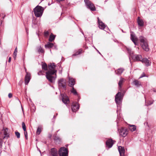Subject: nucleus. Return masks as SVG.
I'll return each mask as SVG.
<instances>
[{
    "label": "nucleus",
    "mask_w": 156,
    "mask_h": 156,
    "mask_svg": "<svg viewBox=\"0 0 156 156\" xmlns=\"http://www.w3.org/2000/svg\"><path fill=\"white\" fill-rule=\"evenodd\" d=\"M55 65L54 63L48 65L49 70L46 73V78L50 83L55 82L57 77V70L55 69Z\"/></svg>",
    "instance_id": "f257e3e1"
},
{
    "label": "nucleus",
    "mask_w": 156,
    "mask_h": 156,
    "mask_svg": "<svg viewBox=\"0 0 156 156\" xmlns=\"http://www.w3.org/2000/svg\"><path fill=\"white\" fill-rule=\"evenodd\" d=\"M139 40L140 46L142 49L146 51H148L149 50L148 43L146 38L143 36H140Z\"/></svg>",
    "instance_id": "f03ea898"
},
{
    "label": "nucleus",
    "mask_w": 156,
    "mask_h": 156,
    "mask_svg": "<svg viewBox=\"0 0 156 156\" xmlns=\"http://www.w3.org/2000/svg\"><path fill=\"white\" fill-rule=\"evenodd\" d=\"M126 48L128 53L134 61L141 62L143 57L141 55H133V52L132 51L131 48L128 47H126Z\"/></svg>",
    "instance_id": "7ed1b4c3"
},
{
    "label": "nucleus",
    "mask_w": 156,
    "mask_h": 156,
    "mask_svg": "<svg viewBox=\"0 0 156 156\" xmlns=\"http://www.w3.org/2000/svg\"><path fill=\"white\" fill-rule=\"evenodd\" d=\"M43 8L40 6L37 5L34 9V12L35 16L37 17H41L43 13Z\"/></svg>",
    "instance_id": "20e7f679"
},
{
    "label": "nucleus",
    "mask_w": 156,
    "mask_h": 156,
    "mask_svg": "<svg viewBox=\"0 0 156 156\" xmlns=\"http://www.w3.org/2000/svg\"><path fill=\"white\" fill-rule=\"evenodd\" d=\"M123 96L120 92H118L115 97V101L117 104V107L120 106L122 99Z\"/></svg>",
    "instance_id": "39448f33"
},
{
    "label": "nucleus",
    "mask_w": 156,
    "mask_h": 156,
    "mask_svg": "<svg viewBox=\"0 0 156 156\" xmlns=\"http://www.w3.org/2000/svg\"><path fill=\"white\" fill-rule=\"evenodd\" d=\"M58 84L59 89L62 88L65 90L66 89V83L65 79L62 78L59 80L58 81Z\"/></svg>",
    "instance_id": "423d86ee"
},
{
    "label": "nucleus",
    "mask_w": 156,
    "mask_h": 156,
    "mask_svg": "<svg viewBox=\"0 0 156 156\" xmlns=\"http://www.w3.org/2000/svg\"><path fill=\"white\" fill-rule=\"evenodd\" d=\"M68 151L65 147H61L58 151V154L60 156H68Z\"/></svg>",
    "instance_id": "0eeeda50"
},
{
    "label": "nucleus",
    "mask_w": 156,
    "mask_h": 156,
    "mask_svg": "<svg viewBox=\"0 0 156 156\" xmlns=\"http://www.w3.org/2000/svg\"><path fill=\"white\" fill-rule=\"evenodd\" d=\"M84 2L87 8L92 11H95L96 9L94 4L89 0H84Z\"/></svg>",
    "instance_id": "6e6552de"
},
{
    "label": "nucleus",
    "mask_w": 156,
    "mask_h": 156,
    "mask_svg": "<svg viewBox=\"0 0 156 156\" xmlns=\"http://www.w3.org/2000/svg\"><path fill=\"white\" fill-rule=\"evenodd\" d=\"M130 39L134 43L135 45H137L139 44V39L133 32H131Z\"/></svg>",
    "instance_id": "1a4fd4ad"
},
{
    "label": "nucleus",
    "mask_w": 156,
    "mask_h": 156,
    "mask_svg": "<svg viewBox=\"0 0 156 156\" xmlns=\"http://www.w3.org/2000/svg\"><path fill=\"white\" fill-rule=\"evenodd\" d=\"M80 107L79 104L77 103L73 102L71 106V109L72 111L74 112H76L78 110Z\"/></svg>",
    "instance_id": "9d476101"
},
{
    "label": "nucleus",
    "mask_w": 156,
    "mask_h": 156,
    "mask_svg": "<svg viewBox=\"0 0 156 156\" xmlns=\"http://www.w3.org/2000/svg\"><path fill=\"white\" fill-rule=\"evenodd\" d=\"M120 135H121L122 136L125 137L127 135L128 132L126 128L123 129L121 128L120 129H118Z\"/></svg>",
    "instance_id": "9b49d317"
},
{
    "label": "nucleus",
    "mask_w": 156,
    "mask_h": 156,
    "mask_svg": "<svg viewBox=\"0 0 156 156\" xmlns=\"http://www.w3.org/2000/svg\"><path fill=\"white\" fill-rule=\"evenodd\" d=\"M49 156H58V152L57 149L55 148H51L49 152Z\"/></svg>",
    "instance_id": "f8f14e48"
},
{
    "label": "nucleus",
    "mask_w": 156,
    "mask_h": 156,
    "mask_svg": "<svg viewBox=\"0 0 156 156\" xmlns=\"http://www.w3.org/2000/svg\"><path fill=\"white\" fill-rule=\"evenodd\" d=\"M114 141L112 139H108L106 142V145L107 147L108 148H110L112 147Z\"/></svg>",
    "instance_id": "ddd939ff"
},
{
    "label": "nucleus",
    "mask_w": 156,
    "mask_h": 156,
    "mask_svg": "<svg viewBox=\"0 0 156 156\" xmlns=\"http://www.w3.org/2000/svg\"><path fill=\"white\" fill-rule=\"evenodd\" d=\"M31 79V74L30 73L27 72V74H26L25 77V82L26 85L28 84V83L30 81Z\"/></svg>",
    "instance_id": "4468645a"
},
{
    "label": "nucleus",
    "mask_w": 156,
    "mask_h": 156,
    "mask_svg": "<svg viewBox=\"0 0 156 156\" xmlns=\"http://www.w3.org/2000/svg\"><path fill=\"white\" fill-rule=\"evenodd\" d=\"M118 149L119 152L120 156H123L125 153V150L123 147L119 146Z\"/></svg>",
    "instance_id": "2eb2a0df"
},
{
    "label": "nucleus",
    "mask_w": 156,
    "mask_h": 156,
    "mask_svg": "<svg viewBox=\"0 0 156 156\" xmlns=\"http://www.w3.org/2000/svg\"><path fill=\"white\" fill-rule=\"evenodd\" d=\"M69 84L70 87H73V86L75 84V79L73 78L69 77Z\"/></svg>",
    "instance_id": "dca6fc26"
},
{
    "label": "nucleus",
    "mask_w": 156,
    "mask_h": 156,
    "mask_svg": "<svg viewBox=\"0 0 156 156\" xmlns=\"http://www.w3.org/2000/svg\"><path fill=\"white\" fill-rule=\"evenodd\" d=\"M62 101L66 105L68 104L69 102L68 97L67 96L64 95L62 96Z\"/></svg>",
    "instance_id": "f3484780"
},
{
    "label": "nucleus",
    "mask_w": 156,
    "mask_h": 156,
    "mask_svg": "<svg viewBox=\"0 0 156 156\" xmlns=\"http://www.w3.org/2000/svg\"><path fill=\"white\" fill-rule=\"evenodd\" d=\"M98 27L100 29L102 30H104L106 27L105 25L101 21L99 20V18L98 17Z\"/></svg>",
    "instance_id": "a211bd4d"
},
{
    "label": "nucleus",
    "mask_w": 156,
    "mask_h": 156,
    "mask_svg": "<svg viewBox=\"0 0 156 156\" xmlns=\"http://www.w3.org/2000/svg\"><path fill=\"white\" fill-rule=\"evenodd\" d=\"M142 63H144L147 66H149L151 65V62L147 58H144L142 60L141 62Z\"/></svg>",
    "instance_id": "6ab92c4d"
},
{
    "label": "nucleus",
    "mask_w": 156,
    "mask_h": 156,
    "mask_svg": "<svg viewBox=\"0 0 156 156\" xmlns=\"http://www.w3.org/2000/svg\"><path fill=\"white\" fill-rule=\"evenodd\" d=\"M137 22L138 25L142 27L144 25V22L141 19H140V17H138L137 19Z\"/></svg>",
    "instance_id": "aec40b11"
},
{
    "label": "nucleus",
    "mask_w": 156,
    "mask_h": 156,
    "mask_svg": "<svg viewBox=\"0 0 156 156\" xmlns=\"http://www.w3.org/2000/svg\"><path fill=\"white\" fill-rule=\"evenodd\" d=\"M124 69L123 68H121L115 71V73L118 75H120L123 72Z\"/></svg>",
    "instance_id": "412c9836"
},
{
    "label": "nucleus",
    "mask_w": 156,
    "mask_h": 156,
    "mask_svg": "<svg viewBox=\"0 0 156 156\" xmlns=\"http://www.w3.org/2000/svg\"><path fill=\"white\" fill-rule=\"evenodd\" d=\"M54 46L53 44L49 42L47 44L45 45V47L46 48H51L53 47Z\"/></svg>",
    "instance_id": "4be33fe9"
},
{
    "label": "nucleus",
    "mask_w": 156,
    "mask_h": 156,
    "mask_svg": "<svg viewBox=\"0 0 156 156\" xmlns=\"http://www.w3.org/2000/svg\"><path fill=\"white\" fill-rule=\"evenodd\" d=\"M125 79L123 78L120 77V80L118 83L119 88H121L122 83L124 82Z\"/></svg>",
    "instance_id": "5701e85b"
},
{
    "label": "nucleus",
    "mask_w": 156,
    "mask_h": 156,
    "mask_svg": "<svg viewBox=\"0 0 156 156\" xmlns=\"http://www.w3.org/2000/svg\"><path fill=\"white\" fill-rule=\"evenodd\" d=\"M133 83L137 87H139L141 86V83L140 82L137 80H134L133 82Z\"/></svg>",
    "instance_id": "b1692460"
},
{
    "label": "nucleus",
    "mask_w": 156,
    "mask_h": 156,
    "mask_svg": "<svg viewBox=\"0 0 156 156\" xmlns=\"http://www.w3.org/2000/svg\"><path fill=\"white\" fill-rule=\"evenodd\" d=\"M55 37L56 36L55 35H54L51 33L50 35L49 38V41L50 42H52V41L54 40Z\"/></svg>",
    "instance_id": "393cba45"
},
{
    "label": "nucleus",
    "mask_w": 156,
    "mask_h": 156,
    "mask_svg": "<svg viewBox=\"0 0 156 156\" xmlns=\"http://www.w3.org/2000/svg\"><path fill=\"white\" fill-rule=\"evenodd\" d=\"M82 50L81 49H80L79 50L77 51L75 53L73 54L72 56H76L82 53Z\"/></svg>",
    "instance_id": "a878e982"
},
{
    "label": "nucleus",
    "mask_w": 156,
    "mask_h": 156,
    "mask_svg": "<svg viewBox=\"0 0 156 156\" xmlns=\"http://www.w3.org/2000/svg\"><path fill=\"white\" fill-rule=\"evenodd\" d=\"M38 51L39 53H43L44 52V50L42 48L41 46L38 47L37 48Z\"/></svg>",
    "instance_id": "bb28decb"
},
{
    "label": "nucleus",
    "mask_w": 156,
    "mask_h": 156,
    "mask_svg": "<svg viewBox=\"0 0 156 156\" xmlns=\"http://www.w3.org/2000/svg\"><path fill=\"white\" fill-rule=\"evenodd\" d=\"M136 129V126L134 125L130 126L129 129L132 131H135Z\"/></svg>",
    "instance_id": "cd10ccee"
},
{
    "label": "nucleus",
    "mask_w": 156,
    "mask_h": 156,
    "mask_svg": "<svg viewBox=\"0 0 156 156\" xmlns=\"http://www.w3.org/2000/svg\"><path fill=\"white\" fill-rule=\"evenodd\" d=\"M32 22L33 24L32 27H33L35 28L36 27V25L38 26V24L37 23V21L36 19L33 20Z\"/></svg>",
    "instance_id": "c85d7f7f"
},
{
    "label": "nucleus",
    "mask_w": 156,
    "mask_h": 156,
    "mask_svg": "<svg viewBox=\"0 0 156 156\" xmlns=\"http://www.w3.org/2000/svg\"><path fill=\"white\" fill-rule=\"evenodd\" d=\"M7 128H6L4 130V134L5 135L3 138L4 139L6 137H7L9 136L7 132Z\"/></svg>",
    "instance_id": "c756f323"
},
{
    "label": "nucleus",
    "mask_w": 156,
    "mask_h": 156,
    "mask_svg": "<svg viewBox=\"0 0 156 156\" xmlns=\"http://www.w3.org/2000/svg\"><path fill=\"white\" fill-rule=\"evenodd\" d=\"M42 129V128L41 127L39 126L37 128V131H36V133L37 135H39L40 134L41 130Z\"/></svg>",
    "instance_id": "7c9ffc66"
},
{
    "label": "nucleus",
    "mask_w": 156,
    "mask_h": 156,
    "mask_svg": "<svg viewBox=\"0 0 156 156\" xmlns=\"http://www.w3.org/2000/svg\"><path fill=\"white\" fill-rule=\"evenodd\" d=\"M42 69L45 70H47L48 69V66L47 64L45 63L42 64Z\"/></svg>",
    "instance_id": "2f4dec72"
},
{
    "label": "nucleus",
    "mask_w": 156,
    "mask_h": 156,
    "mask_svg": "<svg viewBox=\"0 0 156 156\" xmlns=\"http://www.w3.org/2000/svg\"><path fill=\"white\" fill-rule=\"evenodd\" d=\"M72 89L71 90V92L73 94L75 95H77V93L76 91V90L74 87H72Z\"/></svg>",
    "instance_id": "473e14b6"
},
{
    "label": "nucleus",
    "mask_w": 156,
    "mask_h": 156,
    "mask_svg": "<svg viewBox=\"0 0 156 156\" xmlns=\"http://www.w3.org/2000/svg\"><path fill=\"white\" fill-rule=\"evenodd\" d=\"M22 127L24 131H26V125L24 122L22 123Z\"/></svg>",
    "instance_id": "72a5a7b5"
},
{
    "label": "nucleus",
    "mask_w": 156,
    "mask_h": 156,
    "mask_svg": "<svg viewBox=\"0 0 156 156\" xmlns=\"http://www.w3.org/2000/svg\"><path fill=\"white\" fill-rule=\"evenodd\" d=\"M15 134L17 138H20V134L17 131H15Z\"/></svg>",
    "instance_id": "f704fd0d"
},
{
    "label": "nucleus",
    "mask_w": 156,
    "mask_h": 156,
    "mask_svg": "<svg viewBox=\"0 0 156 156\" xmlns=\"http://www.w3.org/2000/svg\"><path fill=\"white\" fill-rule=\"evenodd\" d=\"M54 140L55 141H58V140L60 141V139L59 137H57V136H54Z\"/></svg>",
    "instance_id": "c9c22d12"
},
{
    "label": "nucleus",
    "mask_w": 156,
    "mask_h": 156,
    "mask_svg": "<svg viewBox=\"0 0 156 156\" xmlns=\"http://www.w3.org/2000/svg\"><path fill=\"white\" fill-rule=\"evenodd\" d=\"M17 52V47H16L14 50V53L13 54V55H14L15 56H16Z\"/></svg>",
    "instance_id": "e433bc0d"
},
{
    "label": "nucleus",
    "mask_w": 156,
    "mask_h": 156,
    "mask_svg": "<svg viewBox=\"0 0 156 156\" xmlns=\"http://www.w3.org/2000/svg\"><path fill=\"white\" fill-rule=\"evenodd\" d=\"M24 135L26 140L28 139L27 133V131H24Z\"/></svg>",
    "instance_id": "4c0bfd02"
},
{
    "label": "nucleus",
    "mask_w": 156,
    "mask_h": 156,
    "mask_svg": "<svg viewBox=\"0 0 156 156\" xmlns=\"http://www.w3.org/2000/svg\"><path fill=\"white\" fill-rule=\"evenodd\" d=\"M49 35V32L47 31H44V35L45 37H47Z\"/></svg>",
    "instance_id": "58836bf2"
},
{
    "label": "nucleus",
    "mask_w": 156,
    "mask_h": 156,
    "mask_svg": "<svg viewBox=\"0 0 156 156\" xmlns=\"http://www.w3.org/2000/svg\"><path fill=\"white\" fill-rule=\"evenodd\" d=\"M43 71L42 70H41L37 73V74L39 76L41 75H43Z\"/></svg>",
    "instance_id": "ea45409f"
},
{
    "label": "nucleus",
    "mask_w": 156,
    "mask_h": 156,
    "mask_svg": "<svg viewBox=\"0 0 156 156\" xmlns=\"http://www.w3.org/2000/svg\"><path fill=\"white\" fill-rule=\"evenodd\" d=\"M2 139H0V148H1L2 147Z\"/></svg>",
    "instance_id": "a19ab883"
},
{
    "label": "nucleus",
    "mask_w": 156,
    "mask_h": 156,
    "mask_svg": "<svg viewBox=\"0 0 156 156\" xmlns=\"http://www.w3.org/2000/svg\"><path fill=\"white\" fill-rule=\"evenodd\" d=\"M145 74L144 73H143L141 74L140 76V77L139 78L145 77Z\"/></svg>",
    "instance_id": "79ce46f5"
},
{
    "label": "nucleus",
    "mask_w": 156,
    "mask_h": 156,
    "mask_svg": "<svg viewBox=\"0 0 156 156\" xmlns=\"http://www.w3.org/2000/svg\"><path fill=\"white\" fill-rule=\"evenodd\" d=\"M12 95L11 93H9L8 94V97L9 98H11L12 97Z\"/></svg>",
    "instance_id": "37998d69"
},
{
    "label": "nucleus",
    "mask_w": 156,
    "mask_h": 156,
    "mask_svg": "<svg viewBox=\"0 0 156 156\" xmlns=\"http://www.w3.org/2000/svg\"><path fill=\"white\" fill-rule=\"evenodd\" d=\"M153 101L151 102V101H149L147 104V105H151L153 103Z\"/></svg>",
    "instance_id": "c03bdc74"
},
{
    "label": "nucleus",
    "mask_w": 156,
    "mask_h": 156,
    "mask_svg": "<svg viewBox=\"0 0 156 156\" xmlns=\"http://www.w3.org/2000/svg\"><path fill=\"white\" fill-rule=\"evenodd\" d=\"M53 49H55L56 50H57L58 49V48H57V45H54V46H53Z\"/></svg>",
    "instance_id": "a18cd8bd"
},
{
    "label": "nucleus",
    "mask_w": 156,
    "mask_h": 156,
    "mask_svg": "<svg viewBox=\"0 0 156 156\" xmlns=\"http://www.w3.org/2000/svg\"><path fill=\"white\" fill-rule=\"evenodd\" d=\"M144 125H145V126H148V122H145L144 123Z\"/></svg>",
    "instance_id": "49530a36"
},
{
    "label": "nucleus",
    "mask_w": 156,
    "mask_h": 156,
    "mask_svg": "<svg viewBox=\"0 0 156 156\" xmlns=\"http://www.w3.org/2000/svg\"><path fill=\"white\" fill-rule=\"evenodd\" d=\"M16 100H17L18 102H19L20 103H21V102H20V101L19 99L17 98H16Z\"/></svg>",
    "instance_id": "de8ad7c7"
},
{
    "label": "nucleus",
    "mask_w": 156,
    "mask_h": 156,
    "mask_svg": "<svg viewBox=\"0 0 156 156\" xmlns=\"http://www.w3.org/2000/svg\"><path fill=\"white\" fill-rule=\"evenodd\" d=\"M25 29H26V32L27 34H28V29L27 28H25Z\"/></svg>",
    "instance_id": "09e8293b"
},
{
    "label": "nucleus",
    "mask_w": 156,
    "mask_h": 156,
    "mask_svg": "<svg viewBox=\"0 0 156 156\" xmlns=\"http://www.w3.org/2000/svg\"><path fill=\"white\" fill-rule=\"evenodd\" d=\"M11 57H9V60H8V62H10L11 61Z\"/></svg>",
    "instance_id": "8fccbe9b"
},
{
    "label": "nucleus",
    "mask_w": 156,
    "mask_h": 156,
    "mask_svg": "<svg viewBox=\"0 0 156 156\" xmlns=\"http://www.w3.org/2000/svg\"><path fill=\"white\" fill-rule=\"evenodd\" d=\"M96 50L97 51V52L100 55H101L102 56V55H101V53L97 49H96Z\"/></svg>",
    "instance_id": "3c124183"
},
{
    "label": "nucleus",
    "mask_w": 156,
    "mask_h": 156,
    "mask_svg": "<svg viewBox=\"0 0 156 156\" xmlns=\"http://www.w3.org/2000/svg\"><path fill=\"white\" fill-rule=\"evenodd\" d=\"M52 136V135L51 134H49V136H48V137L50 138H51V137Z\"/></svg>",
    "instance_id": "603ef678"
},
{
    "label": "nucleus",
    "mask_w": 156,
    "mask_h": 156,
    "mask_svg": "<svg viewBox=\"0 0 156 156\" xmlns=\"http://www.w3.org/2000/svg\"><path fill=\"white\" fill-rule=\"evenodd\" d=\"M37 150H38V151H39V152H40V154H41V151L37 147Z\"/></svg>",
    "instance_id": "864d4df0"
},
{
    "label": "nucleus",
    "mask_w": 156,
    "mask_h": 156,
    "mask_svg": "<svg viewBox=\"0 0 156 156\" xmlns=\"http://www.w3.org/2000/svg\"><path fill=\"white\" fill-rule=\"evenodd\" d=\"M13 58H14V59H16V56H15L13 55Z\"/></svg>",
    "instance_id": "5fc2aeb1"
},
{
    "label": "nucleus",
    "mask_w": 156,
    "mask_h": 156,
    "mask_svg": "<svg viewBox=\"0 0 156 156\" xmlns=\"http://www.w3.org/2000/svg\"><path fill=\"white\" fill-rule=\"evenodd\" d=\"M24 69H25V71L26 73L27 74V69L25 68H24Z\"/></svg>",
    "instance_id": "6e6d98bb"
},
{
    "label": "nucleus",
    "mask_w": 156,
    "mask_h": 156,
    "mask_svg": "<svg viewBox=\"0 0 156 156\" xmlns=\"http://www.w3.org/2000/svg\"><path fill=\"white\" fill-rule=\"evenodd\" d=\"M81 32L83 34V35H84V33L83 32V31H81Z\"/></svg>",
    "instance_id": "4d7b16f0"
},
{
    "label": "nucleus",
    "mask_w": 156,
    "mask_h": 156,
    "mask_svg": "<svg viewBox=\"0 0 156 156\" xmlns=\"http://www.w3.org/2000/svg\"><path fill=\"white\" fill-rule=\"evenodd\" d=\"M153 91L154 92H156V90H153Z\"/></svg>",
    "instance_id": "13d9d810"
},
{
    "label": "nucleus",
    "mask_w": 156,
    "mask_h": 156,
    "mask_svg": "<svg viewBox=\"0 0 156 156\" xmlns=\"http://www.w3.org/2000/svg\"><path fill=\"white\" fill-rule=\"evenodd\" d=\"M5 15L4 17H3V19H4L5 17Z\"/></svg>",
    "instance_id": "bf43d9fd"
},
{
    "label": "nucleus",
    "mask_w": 156,
    "mask_h": 156,
    "mask_svg": "<svg viewBox=\"0 0 156 156\" xmlns=\"http://www.w3.org/2000/svg\"><path fill=\"white\" fill-rule=\"evenodd\" d=\"M93 47H94V48L96 50V49H97L94 46H93Z\"/></svg>",
    "instance_id": "052dcab7"
},
{
    "label": "nucleus",
    "mask_w": 156,
    "mask_h": 156,
    "mask_svg": "<svg viewBox=\"0 0 156 156\" xmlns=\"http://www.w3.org/2000/svg\"><path fill=\"white\" fill-rule=\"evenodd\" d=\"M48 5H51V4H49V3H48Z\"/></svg>",
    "instance_id": "680f3d73"
},
{
    "label": "nucleus",
    "mask_w": 156,
    "mask_h": 156,
    "mask_svg": "<svg viewBox=\"0 0 156 156\" xmlns=\"http://www.w3.org/2000/svg\"><path fill=\"white\" fill-rule=\"evenodd\" d=\"M59 73H62V71H61V72H59Z\"/></svg>",
    "instance_id": "e2e57ef3"
},
{
    "label": "nucleus",
    "mask_w": 156,
    "mask_h": 156,
    "mask_svg": "<svg viewBox=\"0 0 156 156\" xmlns=\"http://www.w3.org/2000/svg\"><path fill=\"white\" fill-rule=\"evenodd\" d=\"M55 117H55V115H54V116L53 117H54V118H55Z\"/></svg>",
    "instance_id": "0e129e2a"
},
{
    "label": "nucleus",
    "mask_w": 156,
    "mask_h": 156,
    "mask_svg": "<svg viewBox=\"0 0 156 156\" xmlns=\"http://www.w3.org/2000/svg\"><path fill=\"white\" fill-rule=\"evenodd\" d=\"M59 130H58L57 132H58V131Z\"/></svg>",
    "instance_id": "69168bd1"
},
{
    "label": "nucleus",
    "mask_w": 156,
    "mask_h": 156,
    "mask_svg": "<svg viewBox=\"0 0 156 156\" xmlns=\"http://www.w3.org/2000/svg\"><path fill=\"white\" fill-rule=\"evenodd\" d=\"M122 31L123 32V30H122Z\"/></svg>",
    "instance_id": "338daca9"
},
{
    "label": "nucleus",
    "mask_w": 156,
    "mask_h": 156,
    "mask_svg": "<svg viewBox=\"0 0 156 156\" xmlns=\"http://www.w3.org/2000/svg\"><path fill=\"white\" fill-rule=\"evenodd\" d=\"M28 43H27V45H28Z\"/></svg>",
    "instance_id": "774afa93"
}]
</instances>
